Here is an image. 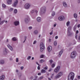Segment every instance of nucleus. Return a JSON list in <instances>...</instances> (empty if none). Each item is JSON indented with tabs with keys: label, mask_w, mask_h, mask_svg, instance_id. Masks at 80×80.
Masks as SVG:
<instances>
[{
	"label": "nucleus",
	"mask_w": 80,
	"mask_h": 80,
	"mask_svg": "<svg viewBox=\"0 0 80 80\" xmlns=\"http://www.w3.org/2000/svg\"><path fill=\"white\" fill-rule=\"evenodd\" d=\"M75 77V74L73 72H70L68 76V80H73Z\"/></svg>",
	"instance_id": "1"
},
{
	"label": "nucleus",
	"mask_w": 80,
	"mask_h": 80,
	"mask_svg": "<svg viewBox=\"0 0 80 80\" xmlns=\"http://www.w3.org/2000/svg\"><path fill=\"white\" fill-rule=\"evenodd\" d=\"M46 9L47 8L45 6H42L40 8V12L41 14H43L45 13L46 12Z\"/></svg>",
	"instance_id": "2"
},
{
	"label": "nucleus",
	"mask_w": 80,
	"mask_h": 80,
	"mask_svg": "<svg viewBox=\"0 0 80 80\" xmlns=\"http://www.w3.org/2000/svg\"><path fill=\"white\" fill-rule=\"evenodd\" d=\"M63 75V72H60L58 74L54 77V78L55 79L59 78L61 77Z\"/></svg>",
	"instance_id": "3"
},
{
	"label": "nucleus",
	"mask_w": 80,
	"mask_h": 80,
	"mask_svg": "<svg viewBox=\"0 0 80 80\" xmlns=\"http://www.w3.org/2000/svg\"><path fill=\"white\" fill-rule=\"evenodd\" d=\"M77 55V52L75 51H73L71 54V58H74Z\"/></svg>",
	"instance_id": "4"
},
{
	"label": "nucleus",
	"mask_w": 80,
	"mask_h": 80,
	"mask_svg": "<svg viewBox=\"0 0 80 80\" xmlns=\"http://www.w3.org/2000/svg\"><path fill=\"white\" fill-rule=\"evenodd\" d=\"M40 51L41 52L43 51V49H44V47L45 46L44 45V44L42 42H41L40 43Z\"/></svg>",
	"instance_id": "5"
},
{
	"label": "nucleus",
	"mask_w": 80,
	"mask_h": 80,
	"mask_svg": "<svg viewBox=\"0 0 80 80\" xmlns=\"http://www.w3.org/2000/svg\"><path fill=\"white\" fill-rule=\"evenodd\" d=\"M25 9H29L31 7V4L30 3H26L24 6Z\"/></svg>",
	"instance_id": "6"
},
{
	"label": "nucleus",
	"mask_w": 80,
	"mask_h": 80,
	"mask_svg": "<svg viewBox=\"0 0 80 80\" xmlns=\"http://www.w3.org/2000/svg\"><path fill=\"white\" fill-rule=\"evenodd\" d=\"M4 22H5L6 23H8V21L5 20H2V19L0 18V25H2Z\"/></svg>",
	"instance_id": "7"
},
{
	"label": "nucleus",
	"mask_w": 80,
	"mask_h": 80,
	"mask_svg": "<svg viewBox=\"0 0 80 80\" xmlns=\"http://www.w3.org/2000/svg\"><path fill=\"white\" fill-rule=\"evenodd\" d=\"M60 69V66H58L55 68L54 72L55 73H57Z\"/></svg>",
	"instance_id": "8"
},
{
	"label": "nucleus",
	"mask_w": 80,
	"mask_h": 80,
	"mask_svg": "<svg viewBox=\"0 0 80 80\" xmlns=\"http://www.w3.org/2000/svg\"><path fill=\"white\" fill-rule=\"evenodd\" d=\"M18 3V0H15L13 4L12 5V6L14 7H16Z\"/></svg>",
	"instance_id": "9"
},
{
	"label": "nucleus",
	"mask_w": 80,
	"mask_h": 80,
	"mask_svg": "<svg viewBox=\"0 0 80 80\" xmlns=\"http://www.w3.org/2000/svg\"><path fill=\"white\" fill-rule=\"evenodd\" d=\"M24 21L26 23H28L30 22V18L28 17L27 18H25Z\"/></svg>",
	"instance_id": "10"
},
{
	"label": "nucleus",
	"mask_w": 80,
	"mask_h": 80,
	"mask_svg": "<svg viewBox=\"0 0 80 80\" xmlns=\"http://www.w3.org/2000/svg\"><path fill=\"white\" fill-rule=\"evenodd\" d=\"M58 19L60 21H63L65 20V17L63 16H60L58 18Z\"/></svg>",
	"instance_id": "11"
},
{
	"label": "nucleus",
	"mask_w": 80,
	"mask_h": 80,
	"mask_svg": "<svg viewBox=\"0 0 80 80\" xmlns=\"http://www.w3.org/2000/svg\"><path fill=\"white\" fill-rule=\"evenodd\" d=\"M13 24L15 26H18L20 24V22L18 21H16L13 22Z\"/></svg>",
	"instance_id": "12"
},
{
	"label": "nucleus",
	"mask_w": 80,
	"mask_h": 80,
	"mask_svg": "<svg viewBox=\"0 0 80 80\" xmlns=\"http://www.w3.org/2000/svg\"><path fill=\"white\" fill-rule=\"evenodd\" d=\"M37 22L38 23H40V22H41V21H42V18L40 17H38L37 18Z\"/></svg>",
	"instance_id": "13"
},
{
	"label": "nucleus",
	"mask_w": 80,
	"mask_h": 80,
	"mask_svg": "<svg viewBox=\"0 0 80 80\" xmlns=\"http://www.w3.org/2000/svg\"><path fill=\"white\" fill-rule=\"evenodd\" d=\"M7 52H8V50L6 48H4L3 51L4 55H6L8 53Z\"/></svg>",
	"instance_id": "14"
},
{
	"label": "nucleus",
	"mask_w": 80,
	"mask_h": 80,
	"mask_svg": "<svg viewBox=\"0 0 80 80\" xmlns=\"http://www.w3.org/2000/svg\"><path fill=\"white\" fill-rule=\"evenodd\" d=\"M52 48L51 46H49L48 48V52H50L52 51Z\"/></svg>",
	"instance_id": "15"
},
{
	"label": "nucleus",
	"mask_w": 80,
	"mask_h": 80,
	"mask_svg": "<svg viewBox=\"0 0 80 80\" xmlns=\"http://www.w3.org/2000/svg\"><path fill=\"white\" fill-rule=\"evenodd\" d=\"M5 64V61L3 59L0 60V65H3Z\"/></svg>",
	"instance_id": "16"
},
{
	"label": "nucleus",
	"mask_w": 80,
	"mask_h": 80,
	"mask_svg": "<svg viewBox=\"0 0 80 80\" xmlns=\"http://www.w3.org/2000/svg\"><path fill=\"white\" fill-rule=\"evenodd\" d=\"M5 78V76L4 75H2L0 76V80H3Z\"/></svg>",
	"instance_id": "17"
},
{
	"label": "nucleus",
	"mask_w": 80,
	"mask_h": 80,
	"mask_svg": "<svg viewBox=\"0 0 80 80\" xmlns=\"http://www.w3.org/2000/svg\"><path fill=\"white\" fill-rule=\"evenodd\" d=\"M7 0V3H8V5H10L12 4V0Z\"/></svg>",
	"instance_id": "18"
},
{
	"label": "nucleus",
	"mask_w": 80,
	"mask_h": 80,
	"mask_svg": "<svg viewBox=\"0 0 80 80\" xmlns=\"http://www.w3.org/2000/svg\"><path fill=\"white\" fill-rule=\"evenodd\" d=\"M62 4L64 7H67L68 5L66 2H63Z\"/></svg>",
	"instance_id": "19"
},
{
	"label": "nucleus",
	"mask_w": 80,
	"mask_h": 80,
	"mask_svg": "<svg viewBox=\"0 0 80 80\" xmlns=\"http://www.w3.org/2000/svg\"><path fill=\"white\" fill-rule=\"evenodd\" d=\"M33 33L34 35H38V31L37 30H35L33 32Z\"/></svg>",
	"instance_id": "20"
},
{
	"label": "nucleus",
	"mask_w": 80,
	"mask_h": 80,
	"mask_svg": "<svg viewBox=\"0 0 80 80\" xmlns=\"http://www.w3.org/2000/svg\"><path fill=\"white\" fill-rule=\"evenodd\" d=\"M62 53H63V51L61 50L60 51L59 54L58 55V56L59 57H61V55H62Z\"/></svg>",
	"instance_id": "21"
},
{
	"label": "nucleus",
	"mask_w": 80,
	"mask_h": 80,
	"mask_svg": "<svg viewBox=\"0 0 80 80\" xmlns=\"http://www.w3.org/2000/svg\"><path fill=\"white\" fill-rule=\"evenodd\" d=\"M51 15L52 17L55 16V11H52Z\"/></svg>",
	"instance_id": "22"
},
{
	"label": "nucleus",
	"mask_w": 80,
	"mask_h": 80,
	"mask_svg": "<svg viewBox=\"0 0 80 80\" xmlns=\"http://www.w3.org/2000/svg\"><path fill=\"white\" fill-rule=\"evenodd\" d=\"M18 12V11L16 9H15L14 10V14H17V13Z\"/></svg>",
	"instance_id": "23"
},
{
	"label": "nucleus",
	"mask_w": 80,
	"mask_h": 80,
	"mask_svg": "<svg viewBox=\"0 0 80 80\" xmlns=\"http://www.w3.org/2000/svg\"><path fill=\"white\" fill-rule=\"evenodd\" d=\"M46 72V71L44 69H42L41 70V72L42 73H45Z\"/></svg>",
	"instance_id": "24"
},
{
	"label": "nucleus",
	"mask_w": 80,
	"mask_h": 80,
	"mask_svg": "<svg viewBox=\"0 0 80 80\" xmlns=\"http://www.w3.org/2000/svg\"><path fill=\"white\" fill-rule=\"evenodd\" d=\"M13 8H11L10 9H9V11L10 12H11L13 11Z\"/></svg>",
	"instance_id": "25"
},
{
	"label": "nucleus",
	"mask_w": 80,
	"mask_h": 80,
	"mask_svg": "<svg viewBox=\"0 0 80 80\" xmlns=\"http://www.w3.org/2000/svg\"><path fill=\"white\" fill-rule=\"evenodd\" d=\"M17 39L15 37H14L12 39V41H17Z\"/></svg>",
	"instance_id": "26"
},
{
	"label": "nucleus",
	"mask_w": 80,
	"mask_h": 80,
	"mask_svg": "<svg viewBox=\"0 0 80 80\" xmlns=\"http://www.w3.org/2000/svg\"><path fill=\"white\" fill-rule=\"evenodd\" d=\"M70 25V21H68L66 23V25L68 27Z\"/></svg>",
	"instance_id": "27"
},
{
	"label": "nucleus",
	"mask_w": 80,
	"mask_h": 80,
	"mask_svg": "<svg viewBox=\"0 0 80 80\" xmlns=\"http://www.w3.org/2000/svg\"><path fill=\"white\" fill-rule=\"evenodd\" d=\"M76 29H77V25H75L74 27V31L75 32L76 31Z\"/></svg>",
	"instance_id": "28"
},
{
	"label": "nucleus",
	"mask_w": 80,
	"mask_h": 80,
	"mask_svg": "<svg viewBox=\"0 0 80 80\" xmlns=\"http://www.w3.org/2000/svg\"><path fill=\"white\" fill-rule=\"evenodd\" d=\"M54 45L55 46H57V41H55L54 42Z\"/></svg>",
	"instance_id": "29"
},
{
	"label": "nucleus",
	"mask_w": 80,
	"mask_h": 80,
	"mask_svg": "<svg viewBox=\"0 0 80 80\" xmlns=\"http://www.w3.org/2000/svg\"><path fill=\"white\" fill-rule=\"evenodd\" d=\"M68 36H70V35H71V33H70V31H68Z\"/></svg>",
	"instance_id": "30"
},
{
	"label": "nucleus",
	"mask_w": 80,
	"mask_h": 80,
	"mask_svg": "<svg viewBox=\"0 0 80 80\" xmlns=\"http://www.w3.org/2000/svg\"><path fill=\"white\" fill-rule=\"evenodd\" d=\"M34 12H35V10H32L31 11V14H33Z\"/></svg>",
	"instance_id": "31"
},
{
	"label": "nucleus",
	"mask_w": 80,
	"mask_h": 80,
	"mask_svg": "<svg viewBox=\"0 0 80 80\" xmlns=\"http://www.w3.org/2000/svg\"><path fill=\"white\" fill-rule=\"evenodd\" d=\"M9 49H10L11 51H13V47H12V46L10 48H9Z\"/></svg>",
	"instance_id": "32"
},
{
	"label": "nucleus",
	"mask_w": 80,
	"mask_h": 80,
	"mask_svg": "<svg viewBox=\"0 0 80 80\" xmlns=\"http://www.w3.org/2000/svg\"><path fill=\"white\" fill-rule=\"evenodd\" d=\"M38 11L37 10H35L34 12H35V15H37V14H38Z\"/></svg>",
	"instance_id": "33"
},
{
	"label": "nucleus",
	"mask_w": 80,
	"mask_h": 80,
	"mask_svg": "<svg viewBox=\"0 0 80 80\" xmlns=\"http://www.w3.org/2000/svg\"><path fill=\"white\" fill-rule=\"evenodd\" d=\"M74 17L75 18H77V14H74Z\"/></svg>",
	"instance_id": "34"
},
{
	"label": "nucleus",
	"mask_w": 80,
	"mask_h": 80,
	"mask_svg": "<svg viewBox=\"0 0 80 80\" xmlns=\"http://www.w3.org/2000/svg\"><path fill=\"white\" fill-rule=\"evenodd\" d=\"M45 62V60L43 59H41L40 60V62L41 63H43V62Z\"/></svg>",
	"instance_id": "35"
},
{
	"label": "nucleus",
	"mask_w": 80,
	"mask_h": 80,
	"mask_svg": "<svg viewBox=\"0 0 80 80\" xmlns=\"http://www.w3.org/2000/svg\"><path fill=\"white\" fill-rule=\"evenodd\" d=\"M49 61V62H50V63H51V64H52V63L53 62V60H52V59L50 60Z\"/></svg>",
	"instance_id": "36"
},
{
	"label": "nucleus",
	"mask_w": 80,
	"mask_h": 80,
	"mask_svg": "<svg viewBox=\"0 0 80 80\" xmlns=\"http://www.w3.org/2000/svg\"><path fill=\"white\" fill-rule=\"evenodd\" d=\"M43 76H41L38 79V80H41L42 79H43Z\"/></svg>",
	"instance_id": "37"
},
{
	"label": "nucleus",
	"mask_w": 80,
	"mask_h": 80,
	"mask_svg": "<svg viewBox=\"0 0 80 80\" xmlns=\"http://www.w3.org/2000/svg\"><path fill=\"white\" fill-rule=\"evenodd\" d=\"M7 47L8 48H9L11 47H12L11 45H10V44H8L7 45Z\"/></svg>",
	"instance_id": "38"
},
{
	"label": "nucleus",
	"mask_w": 80,
	"mask_h": 80,
	"mask_svg": "<svg viewBox=\"0 0 80 80\" xmlns=\"http://www.w3.org/2000/svg\"><path fill=\"white\" fill-rule=\"evenodd\" d=\"M2 7H3V8H6V5H5V4H2Z\"/></svg>",
	"instance_id": "39"
},
{
	"label": "nucleus",
	"mask_w": 80,
	"mask_h": 80,
	"mask_svg": "<svg viewBox=\"0 0 80 80\" xmlns=\"http://www.w3.org/2000/svg\"><path fill=\"white\" fill-rule=\"evenodd\" d=\"M31 58V56H28L27 58V59L28 60H30V59Z\"/></svg>",
	"instance_id": "40"
},
{
	"label": "nucleus",
	"mask_w": 80,
	"mask_h": 80,
	"mask_svg": "<svg viewBox=\"0 0 80 80\" xmlns=\"http://www.w3.org/2000/svg\"><path fill=\"white\" fill-rule=\"evenodd\" d=\"M28 29L30 30H32V27L30 26V27H29Z\"/></svg>",
	"instance_id": "41"
},
{
	"label": "nucleus",
	"mask_w": 80,
	"mask_h": 80,
	"mask_svg": "<svg viewBox=\"0 0 80 80\" xmlns=\"http://www.w3.org/2000/svg\"><path fill=\"white\" fill-rule=\"evenodd\" d=\"M36 43H37V41L35 40L33 42V44L34 45H35V44H36Z\"/></svg>",
	"instance_id": "42"
},
{
	"label": "nucleus",
	"mask_w": 80,
	"mask_h": 80,
	"mask_svg": "<svg viewBox=\"0 0 80 80\" xmlns=\"http://www.w3.org/2000/svg\"><path fill=\"white\" fill-rule=\"evenodd\" d=\"M16 62H18V58H17L16 59Z\"/></svg>",
	"instance_id": "43"
},
{
	"label": "nucleus",
	"mask_w": 80,
	"mask_h": 80,
	"mask_svg": "<svg viewBox=\"0 0 80 80\" xmlns=\"http://www.w3.org/2000/svg\"><path fill=\"white\" fill-rule=\"evenodd\" d=\"M44 57V56L43 55H42L40 56V58H43Z\"/></svg>",
	"instance_id": "44"
},
{
	"label": "nucleus",
	"mask_w": 80,
	"mask_h": 80,
	"mask_svg": "<svg viewBox=\"0 0 80 80\" xmlns=\"http://www.w3.org/2000/svg\"><path fill=\"white\" fill-rule=\"evenodd\" d=\"M72 28L71 27H69L68 28V31H69V30H70Z\"/></svg>",
	"instance_id": "45"
},
{
	"label": "nucleus",
	"mask_w": 80,
	"mask_h": 80,
	"mask_svg": "<svg viewBox=\"0 0 80 80\" xmlns=\"http://www.w3.org/2000/svg\"><path fill=\"white\" fill-rule=\"evenodd\" d=\"M20 69L21 70H22L23 69V67L22 66L20 67Z\"/></svg>",
	"instance_id": "46"
},
{
	"label": "nucleus",
	"mask_w": 80,
	"mask_h": 80,
	"mask_svg": "<svg viewBox=\"0 0 80 80\" xmlns=\"http://www.w3.org/2000/svg\"><path fill=\"white\" fill-rule=\"evenodd\" d=\"M55 66V65L54 64H52V67H54Z\"/></svg>",
	"instance_id": "47"
},
{
	"label": "nucleus",
	"mask_w": 80,
	"mask_h": 80,
	"mask_svg": "<svg viewBox=\"0 0 80 80\" xmlns=\"http://www.w3.org/2000/svg\"><path fill=\"white\" fill-rule=\"evenodd\" d=\"M40 66H38V70H40Z\"/></svg>",
	"instance_id": "48"
},
{
	"label": "nucleus",
	"mask_w": 80,
	"mask_h": 80,
	"mask_svg": "<svg viewBox=\"0 0 80 80\" xmlns=\"http://www.w3.org/2000/svg\"><path fill=\"white\" fill-rule=\"evenodd\" d=\"M48 69V67H47V66L45 67L44 68L45 70H47Z\"/></svg>",
	"instance_id": "49"
},
{
	"label": "nucleus",
	"mask_w": 80,
	"mask_h": 80,
	"mask_svg": "<svg viewBox=\"0 0 80 80\" xmlns=\"http://www.w3.org/2000/svg\"><path fill=\"white\" fill-rule=\"evenodd\" d=\"M36 63L37 64V65H38V66H40V65L39 64H38V62H36Z\"/></svg>",
	"instance_id": "50"
},
{
	"label": "nucleus",
	"mask_w": 80,
	"mask_h": 80,
	"mask_svg": "<svg viewBox=\"0 0 80 80\" xmlns=\"http://www.w3.org/2000/svg\"><path fill=\"white\" fill-rule=\"evenodd\" d=\"M9 60H10V61H12V60H13V58H9Z\"/></svg>",
	"instance_id": "51"
},
{
	"label": "nucleus",
	"mask_w": 80,
	"mask_h": 80,
	"mask_svg": "<svg viewBox=\"0 0 80 80\" xmlns=\"http://www.w3.org/2000/svg\"><path fill=\"white\" fill-rule=\"evenodd\" d=\"M50 35H52L53 34V31H52V32L50 33Z\"/></svg>",
	"instance_id": "52"
},
{
	"label": "nucleus",
	"mask_w": 80,
	"mask_h": 80,
	"mask_svg": "<svg viewBox=\"0 0 80 80\" xmlns=\"http://www.w3.org/2000/svg\"><path fill=\"white\" fill-rule=\"evenodd\" d=\"M77 2L78 3H80V0H78Z\"/></svg>",
	"instance_id": "53"
},
{
	"label": "nucleus",
	"mask_w": 80,
	"mask_h": 80,
	"mask_svg": "<svg viewBox=\"0 0 80 80\" xmlns=\"http://www.w3.org/2000/svg\"><path fill=\"white\" fill-rule=\"evenodd\" d=\"M16 73H18V69L16 70Z\"/></svg>",
	"instance_id": "54"
},
{
	"label": "nucleus",
	"mask_w": 80,
	"mask_h": 80,
	"mask_svg": "<svg viewBox=\"0 0 80 80\" xmlns=\"http://www.w3.org/2000/svg\"><path fill=\"white\" fill-rule=\"evenodd\" d=\"M9 41V39H7V41H6V42H7V43H8V42Z\"/></svg>",
	"instance_id": "55"
},
{
	"label": "nucleus",
	"mask_w": 80,
	"mask_h": 80,
	"mask_svg": "<svg viewBox=\"0 0 80 80\" xmlns=\"http://www.w3.org/2000/svg\"><path fill=\"white\" fill-rule=\"evenodd\" d=\"M78 31L77 30L76 31V33L77 34H78Z\"/></svg>",
	"instance_id": "56"
},
{
	"label": "nucleus",
	"mask_w": 80,
	"mask_h": 80,
	"mask_svg": "<svg viewBox=\"0 0 80 80\" xmlns=\"http://www.w3.org/2000/svg\"><path fill=\"white\" fill-rule=\"evenodd\" d=\"M33 78V76L31 77L30 79H31V80H32Z\"/></svg>",
	"instance_id": "57"
},
{
	"label": "nucleus",
	"mask_w": 80,
	"mask_h": 80,
	"mask_svg": "<svg viewBox=\"0 0 80 80\" xmlns=\"http://www.w3.org/2000/svg\"><path fill=\"white\" fill-rule=\"evenodd\" d=\"M38 75H41V73H39L38 74Z\"/></svg>",
	"instance_id": "58"
},
{
	"label": "nucleus",
	"mask_w": 80,
	"mask_h": 80,
	"mask_svg": "<svg viewBox=\"0 0 80 80\" xmlns=\"http://www.w3.org/2000/svg\"><path fill=\"white\" fill-rule=\"evenodd\" d=\"M24 40H26H26H27V37H24Z\"/></svg>",
	"instance_id": "59"
},
{
	"label": "nucleus",
	"mask_w": 80,
	"mask_h": 80,
	"mask_svg": "<svg viewBox=\"0 0 80 80\" xmlns=\"http://www.w3.org/2000/svg\"><path fill=\"white\" fill-rule=\"evenodd\" d=\"M55 39H57V38H58V36H56L55 37Z\"/></svg>",
	"instance_id": "60"
},
{
	"label": "nucleus",
	"mask_w": 80,
	"mask_h": 80,
	"mask_svg": "<svg viewBox=\"0 0 80 80\" xmlns=\"http://www.w3.org/2000/svg\"><path fill=\"white\" fill-rule=\"evenodd\" d=\"M75 38L77 39V35H76L75 36Z\"/></svg>",
	"instance_id": "61"
},
{
	"label": "nucleus",
	"mask_w": 80,
	"mask_h": 80,
	"mask_svg": "<svg viewBox=\"0 0 80 80\" xmlns=\"http://www.w3.org/2000/svg\"><path fill=\"white\" fill-rule=\"evenodd\" d=\"M80 27V24H78V28H79V27Z\"/></svg>",
	"instance_id": "62"
},
{
	"label": "nucleus",
	"mask_w": 80,
	"mask_h": 80,
	"mask_svg": "<svg viewBox=\"0 0 80 80\" xmlns=\"http://www.w3.org/2000/svg\"><path fill=\"white\" fill-rule=\"evenodd\" d=\"M49 42H51V39H49Z\"/></svg>",
	"instance_id": "63"
},
{
	"label": "nucleus",
	"mask_w": 80,
	"mask_h": 80,
	"mask_svg": "<svg viewBox=\"0 0 80 80\" xmlns=\"http://www.w3.org/2000/svg\"><path fill=\"white\" fill-rule=\"evenodd\" d=\"M78 79H80V76H78Z\"/></svg>",
	"instance_id": "64"
}]
</instances>
